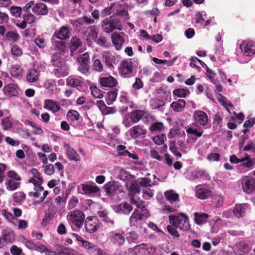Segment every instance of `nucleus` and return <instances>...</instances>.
Here are the masks:
<instances>
[{"instance_id":"nucleus-40","label":"nucleus","mask_w":255,"mask_h":255,"mask_svg":"<svg viewBox=\"0 0 255 255\" xmlns=\"http://www.w3.org/2000/svg\"><path fill=\"white\" fill-rule=\"evenodd\" d=\"M77 60L80 65H89L90 55L88 52H85L80 55L77 58Z\"/></svg>"},{"instance_id":"nucleus-43","label":"nucleus","mask_w":255,"mask_h":255,"mask_svg":"<svg viewBox=\"0 0 255 255\" xmlns=\"http://www.w3.org/2000/svg\"><path fill=\"white\" fill-rule=\"evenodd\" d=\"M138 239L139 235L135 232H130L128 234L127 240L129 243H136Z\"/></svg>"},{"instance_id":"nucleus-25","label":"nucleus","mask_w":255,"mask_h":255,"mask_svg":"<svg viewBox=\"0 0 255 255\" xmlns=\"http://www.w3.org/2000/svg\"><path fill=\"white\" fill-rule=\"evenodd\" d=\"M211 195L210 190L198 185L196 187V196L200 199H205Z\"/></svg>"},{"instance_id":"nucleus-21","label":"nucleus","mask_w":255,"mask_h":255,"mask_svg":"<svg viewBox=\"0 0 255 255\" xmlns=\"http://www.w3.org/2000/svg\"><path fill=\"white\" fill-rule=\"evenodd\" d=\"M2 90L4 94L9 97L16 96L18 94L17 87L14 84L10 83L4 86Z\"/></svg>"},{"instance_id":"nucleus-1","label":"nucleus","mask_w":255,"mask_h":255,"mask_svg":"<svg viewBox=\"0 0 255 255\" xmlns=\"http://www.w3.org/2000/svg\"><path fill=\"white\" fill-rule=\"evenodd\" d=\"M51 62L52 65L55 67L53 72L57 77L66 76L68 75V66L61 57L60 53H54L52 55Z\"/></svg>"},{"instance_id":"nucleus-33","label":"nucleus","mask_w":255,"mask_h":255,"mask_svg":"<svg viewBox=\"0 0 255 255\" xmlns=\"http://www.w3.org/2000/svg\"><path fill=\"white\" fill-rule=\"evenodd\" d=\"M164 196L170 203L179 201V194L173 190H171L165 192Z\"/></svg>"},{"instance_id":"nucleus-42","label":"nucleus","mask_w":255,"mask_h":255,"mask_svg":"<svg viewBox=\"0 0 255 255\" xmlns=\"http://www.w3.org/2000/svg\"><path fill=\"white\" fill-rule=\"evenodd\" d=\"M187 133L189 134H193L198 137L202 136L203 133L202 128H189L187 129Z\"/></svg>"},{"instance_id":"nucleus-63","label":"nucleus","mask_w":255,"mask_h":255,"mask_svg":"<svg viewBox=\"0 0 255 255\" xmlns=\"http://www.w3.org/2000/svg\"><path fill=\"white\" fill-rule=\"evenodd\" d=\"M167 230L168 233L172 236L178 238L180 237V235L176 230V228L172 225H168L167 226Z\"/></svg>"},{"instance_id":"nucleus-10","label":"nucleus","mask_w":255,"mask_h":255,"mask_svg":"<svg viewBox=\"0 0 255 255\" xmlns=\"http://www.w3.org/2000/svg\"><path fill=\"white\" fill-rule=\"evenodd\" d=\"M71 31L69 26H62L54 32L52 38L54 39V37H56L59 40H64L69 39Z\"/></svg>"},{"instance_id":"nucleus-38","label":"nucleus","mask_w":255,"mask_h":255,"mask_svg":"<svg viewBox=\"0 0 255 255\" xmlns=\"http://www.w3.org/2000/svg\"><path fill=\"white\" fill-rule=\"evenodd\" d=\"M186 102L184 100H178L176 102H173L171 104V107L175 112H179L185 107Z\"/></svg>"},{"instance_id":"nucleus-41","label":"nucleus","mask_w":255,"mask_h":255,"mask_svg":"<svg viewBox=\"0 0 255 255\" xmlns=\"http://www.w3.org/2000/svg\"><path fill=\"white\" fill-rule=\"evenodd\" d=\"M22 68L17 64L12 65L10 68V73L12 77L18 78L21 74Z\"/></svg>"},{"instance_id":"nucleus-14","label":"nucleus","mask_w":255,"mask_h":255,"mask_svg":"<svg viewBox=\"0 0 255 255\" xmlns=\"http://www.w3.org/2000/svg\"><path fill=\"white\" fill-rule=\"evenodd\" d=\"M100 83L103 87L113 88L118 84L117 80L111 76L100 78Z\"/></svg>"},{"instance_id":"nucleus-34","label":"nucleus","mask_w":255,"mask_h":255,"mask_svg":"<svg viewBox=\"0 0 255 255\" xmlns=\"http://www.w3.org/2000/svg\"><path fill=\"white\" fill-rule=\"evenodd\" d=\"M70 51L73 53L82 46V41L77 36H73L70 40Z\"/></svg>"},{"instance_id":"nucleus-3","label":"nucleus","mask_w":255,"mask_h":255,"mask_svg":"<svg viewBox=\"0 0 255 255\" xmlns=\"http://www.w3.org/2000/svg\"><path fill=\"white\" fill-rule=\"evenodd\" d=\"M149 216L148 212L146 209H143L141 213L138 209L134 210L129 218V224L130 227L141 228L144 224L145 220Z\"/></svg>"},{"instance_id":"nucleus-15","label":"nucleus","mask_w":255,"mask_h":255,"mask_svg":"<svg viewBox=\"0 0 255 255\" xmlns=\"http://www.w3.org/2000/svg\"><path fill=\"white\" fill-rule=\"evenodd\" d=\"M82 189L83 194L87 195L89 196L93 194L99 193L100 191V188L96 185L93 184H82Z\"/></svg>"},{"instance_id":"nucleus-47","label":"nucleus","mask_w":255,"mask_h":255,"mask_svg":"<svg viewBox=\"0 0 255 255\" xmlns=\"http://www.w3.org/2000/svg\"><path fill=\"white\" fill-rule=\"evenodd\" d=\"M219 96H221V98L219 100V102L226 108L228 112H230L229 107H233V105L231 102H228L225 97L221 94H219Z\"/></svg>"},{"instance_id":"nucleus-2","label":"nucleus","mask_w":255,"mask_h":255,"mask_svg":"<svg viewBox=\"0 0 255 255\" xmlns=\"http://www.w3.org/2000/svg\"><path fill=\"white\" fill-rule=\"evenodd\" d=\"M170 224L179 229L181 231L186 232L190 229V224L188 216L184 213H179L177 215L169 216Z\"/></svg>"},{"instance_id":"nucleus-9","label":"nucleus","mask_w":255,"mask_h":255,"mask_svg":"<svg viewBox=\"0 0 255 255\" xmlns=\"http://www.w3.org/2000/svg\"><path fill=\"white\" fill-rule=\"evenodd\" d=\"M136 255H152L155 248L149 244H142L135 247Z\"/></svg>"},{"instance_id":"nucleus-54","label":"nucleus","mask_w":255,"mask_h":255,"mask_svg":"<svg viewBox=\"0 0 255 255\" xmlns=\"http://www.w3.org/2000/svg\"><path fill=\"white\" fill-rule=\"evenodd\" d=\"M169 149L175 156L178 157H181V153L178 151L177 147L175 146L174 141H170L169 143Z\"/></svg>"},{"instance_id":"nucleus-22","label":"nucleus","mask_w":255,"mask_h":255,"mask_svg":"<svg viewBox=\"0 0 255 255\" xmlns=\"http://www.w3.org/2000/svg\"><path fill=\"white\" fill-rule=\"evenodd\" d=\"M31 173L32 177L28 180L29 182L32 183L34 185L42 184L43 179L38 171L35 168H32L31 170Z\"/></svg>"},{"instance_id":"nucleus-62","label":"nucleus","mask_w":255,"mask_h":255,"mask_svg":"<svg viewBox=\"0 0 255 255\" xmlns=\"http://www.w3.org/2000/svg\"><path fill=\"white\" fill-rule=\"evenodd\" d=\"M244 151L251 150L255 152V141L249 140L243 148Z\"/></svg>"},{"instance_id":"nucleus-36","label":"nucleus","mask_w":255,"mask_h":255,"mask_svg":"<svg viewBox=\"0 0 255 255\" xmlns=\"http://www.w3.org/2000/svg\"><path fill=\"white\" fill-rule=\"evenodd\" d=\"M20 185V181L14 180L13 179H7L5 182L6 189L11 191L17 189Z\"/></svg>"},{"instance_id":"nucleus-4","label":"nucleus","mask_w":255,"mask_h":255,"mask_svg":"<svg viewBox=\"0 0 255 255\" xmlns=\"http://www.w3.org/2000/svg\"><path fill=\"white\" fill-rule=\"evenodd\" d=\"M85 214L80 210H74L69 212L67 216V219L70 224L75 226L80 230L83 226L85 220Z\"/></svg>"},{"instance_id":"nucleus-20","label":"nucleus","mask_w":255,"mask_h":255,"mask_svg":"<svg viewBox=\"0 0 255 255\" xmlns=\"http://www.w3.org/2000/svg\"><path fill=\"white\" fill-rule=\"evenodd\" d=\"M40 72L34 68L28 69L26 73V80L29 83L37 81L39 77Z\"/></svg>"},{"instance_id":"nucleus-32","label":"nucleus","mask_w":255,"mask_h":255,"mask_svg":"<svg viewBox=\"0 0 255 255\" xmlns=\"http://www.w3.org/2000/svg\"><path fill=\"white\" fill-rule=\"evenodd\" d=\"M1 237L5 242L8 243H13L15 239L14 232L9 229L4 230L2 234Z\"/></svg>"},{"instance_id":"nucleus-7","label":"nucleus","mask_w":255,"mask_h":255,"mask_svg":"<svg viewBox=\"0 0 255 255\" xmlns=\"http://www.w3.org/2000/svg\"><path fill=\"white\" fill-rule=\"evenodd\" d=\"M243 191L251 194L255 191V179L250 176H244L241 180Z\"/></svg>"},{"instance_id":"nucleus-49","label":"nucleus","mask_w":255,"mask_h":255,"mask_svg":"<svg viewBox=\"0 0 255 255\" xmlns=\"http://www.w3.org/2000/svg\"><path fill=\"white\" fill-rule=\"evenodd\" d=\"M5 37L7 40L15 42L18 40L19 35L17 33L10 31L6 33Z\"/></svg>"},{"instance_id":"nucleus-29","label":"nucleus","mask_w":255,"mask_h":255,"mask_svg":"<svg viewBox=\"0 0 255 255\" xmlns=\"http://www.w3.org/2000/svg\"><path fill=\"white\" fill-rule=\"evenodd\" d=\"M67 157L71 160L78 161L80 160V156L77 151L73 148L68 146L66 149Z\"/></svg>"},{"instance_id":"nucleus-19","label":"nucleus","mask_w":255,"mask_h":255,"mask_svg":"<svg viewBox=\"0 0 255 255\" xmlns=\"http://www.w3.org/2000/svg\"><path fill=\"white\" fill-rule=\"evenodd\" d=\"M247 208L248 206L246 204L236 205L233 211L234 215L237 218L245 216Z\"/></svg>"},{"instance_id":"nucleus-8","label":"nucleus","mask_w":255,"mask_h":255,"mask_svg":"<svg viewBox=\"0 0 255 255\" xmlns=\"http://www.w3.org/2000/svg\"><path fill=\"white\" fill-rule=\"evenodd\" d=\"M101 223L97 217H88L85 221V228L89 233L96 232L100 228Z\"/></svg>"},{"instance_id":"nucleus-58","label":"nucleus","mask_w":255,"mask_h":255,"mask_svg":"<svg viewBox=\"0 0 255 255\" xmlns=\"http://www.w3.org/2000/svg\"><path fill=\"white\" fill-rule=\"evenodd\" d=\"M127 117L130 118L133 123H136L141 118V115L139 113H130Z\"/></svg>"},{"instance_id":"nucleus-55","label":"nucleus","mask_w":255,"mask_h":255,"mask_svg":"<svg viewBox=\"0 0 255 255\" xmlns=\"http://www.w3.org/2000/svg\"><path fill=\"white\" fill-rule=\"evenodd\" d=\"M166 139V135L164 134L156 135L153 137V142L157 145L162 144Z\"/></svg>"},{"instance_id":"nucleus-27","label":"nucleus","mask_w":255,"mask_h":255,"mask_svg":"<svg viewBox=\"0 0 255 255\" xmlns=\"http://www.w3.org/2000/svg\"><path fill=\"white\" fill-rule=\"evenodd\" d=\"M111 237L112 242L116 246H122L125 243V237L119 233H111Z\"/></svg>"},{"instance_id":"nucleus-23","label":"nucleus","mask_w":255,"mask_h":255,"mask_svg":"<svg viewBox=\"0 0 255 255\" xmlns=\"http://www.w3.org/2000/svg\"><path fill=\"white\" fill-rule=\"evenodd\" d=\"M43 107L44 109L52 112L60 111L58 102L50 99L45 100Z\"/></svg>"},{"instance_id":"nucleus-44","label":"nucleus","mask_w":255,"mask_h":255,"mask_svg":"<svg viewBox=\"0 0 255 255\" xmlns=\"http://www.w3.org/2000/svg\"><path fill=\"white\" fill-rule=\"evenodd\" d=\"M190 93L189 91L186 89H176L173 91L174 95L180 98H185Z\"/></svg>"},{"instance_id":"nucleus-60","label":"nucleus","mask_w":255,"mask_h":255,"mask_svg":"<svg viewBox=\"0 0 255 255\" xmlns=\"http://www.w3.org/2000/svg\"><path fill=\"white\" fill-rule=\"evenodd\" d=\"M11 14L15 17L20 16L22 12V8L19 6H12L10 8Z\"/></svg>"},{"instance_id":"nucleus-45","label":"nucleus","mask_w":255,"mask_h":255,"mask_svg":"<svg viewBox=\"0 0 255 255\" xmlns=\"http://www.w3.org/2000/svg\"><path fill=\"white\" fill-rule=\"evenodd\" d=\"M82 246L89 251V253L92 254L97 250V247L93 244L87 241H83Z\"/></svg>"},{"instance_id":"nucleus-39","label":"nucleus","mask_w":255,"mask_h":255,"mask_svg":"<svg viewBox=\"0 0 255 255\" xmlns=\"http://www.w3.org/2000/svg\"><path fill=\"white\" fill-rule=\"evenodd\" d=\"M98 215L102 218V221L108 224L113 225L114 224V220L108 216V213L106 210L100 211L97 213Z\"/></svg>"},{"instance_id":"nucleus-51","label":"nucleus","mask_w":255,"mask_h":255,"mask_svg":"<svg viewBox=\"0 0 255 255\" xmlns=\"http://www.w3.org/2000/svg\"><path fill=\"white\" fill-rule=\"evenodd\" d=\"M234 115L231 118V121H233L235 123L241 124L245 118L244 115L242 113H239L237 114L236 113H234Z\"/></svg>"},{"instance_id":"nucleus-16","label":"nucleus","mask_w":255,"mask_h":255,"mask_svg":"<svg viewBox=\"0 0 255 255\" xmlns=\"http://www.w3.org/2000/svg\"><path fill=\"white\" fill-rule=\"evenodd\" d=\"M90 31L86 36V40L87 44L89 46H91L93 41L97 39L98 35V31L97 30V26L96 25H93L90 27Z\"/></svg>"},{"instance_id":"nucleus-28","label":"nucleus","mask_w":255,"mask_h":255,"mask_svg":"<svg viewBox=\"0 0 255 255\" xmlns=\"http://www.w3.org/2000/svg\"><path fill=\"white\" fill-rule=\"evenodd\" d=\"M209 216L204 213L195 212L194 213V221L198 225H201L205 223Z\"/></svg>"},{"instance_id":"nucleus-37","label":"nucleus","mask_w":255,"mask_h":255,"mask_svg":"<svg viewBox=\"0 0 255 255\" xmlns=\"http://www.w3.org/2000/svg\"><path fill=\"white\" fill-rule=\"evenodd\" d=\"M66 42L61 40L55 41L53 44L55 50L59 51V52L58 53H60L61 55L62 53H65L66 48Z\"/></svg>"},{"instance_id":"nucleus-26","label":"nucleus","mask_w":255,"mask_h":255,"mask_svg":"<svg viewBox=\"0 0 255 255\" xmlns=\"http://www.w3.org/2000/svg\"><path fill=\"white\" fill-rule=\"evenodd\" d=\"M112 41L117 50H121L125 42L124 39L118 33H113L111 36Z\"/></svg>"},{"instance_id":"nucleus-64","label":"nucleus","mask_w":255,"mask_h":255,"mask_svg":"<svg viewBox=\"0 0 255 255\" xmlns=\"http://www.w3.org/2000/svg\"><path fill=\"white\" fill-rule=\"evenodd\" d=\"M13 197L16 202H20L24 200L25 195L24 193L22 192H17L13 194Z\"/></svg>"},{"instance_id":"nucleus-17","label":"nucleus","mask_w":255,"mask_h":255,"mask_svg":"<svg viewBox=\"0 0 255 255\" xmlns=\"http://www.w3.org/2000/svg\"><path fill=\"white\" fill-rule=\"evenodd\" d=\"M103 57L105 58L106 65L109 68H113L114 65H117L118 63L117 60L118 56L112 55L109 52H105L103 55Z\"/></svg>"},{"instance_id":"nucleus-11","label":"nucleus","mask_w":255,"mask_h":255,"mask_svg":"<svg viewBox=\"0 0 255 255\" xmlns=\"http://www.w3.org/2000/svg\"><path fill=\"white\" fill-rule=\"evenodd\" d=\"M190 61H191V62L190 63V66L191 67L193 68H196L199 71H200L201 70L200 67L197 66L196 65V62L197 61L201 64V65H202V66L203 67L206 68V71H207V73L209 74V75H208L207 76L209 79H213L215 77L216 74L214 73V72H213L211 71V70H210L209 69V68L207 66V65L203 61H202L199 58H198L196 57H192L190 58Z\"/></svg>"},{"instance_id":"nucleus-35","label":"nucleus","mask_w":255,"mask_h":255,"mask_svg":"<svg viewBox=\"0 0 255 255\" xmlns=\"http://www.w3.org/2000/svg\"><path fill=\"white\" fill-rule=\"evenodd\" d=\"M242 164L243 166L250 168L255 164V159L252 158L250 155L246 154L245 156L241 158Z\"/></svg>"},{"instance_id":"nucleus-46","label":"nucleus","mask_w":255,"mask_h":255,"mask_svg":"<svg viewBox=\"0 0 255 255\" xmlns=\"http://www.w3.org/2000/svg\"><path fill=\"white\" fill-rule=\"evenodd\" d=\"M34 192H30L29 193V195L31 197L38 198L40 196V192L43 191L44 188L41 186V184L34 185Z\"/></svg>"},{"instance_id":"nucleus-6","label":"nucleus","mask_w":255,"mask_h":255,"mask_svg":"<svg viewBox=\"0 0 255 255\" xmlns=\"http://www.w3.org/2000/svg\"><path fill=\"white\" fill-rule=\"evenodd\" d=\"M133 63L131 59L123 60L120 64L119 73L124 78H129L132 76Z\"/></svg>"},{"instance_id":"nucleus-48","label":"nucleus","mask_w":255,"mask_h":255,"mask_svg":"<svg viewBox=\"0 0 255 255\" xmlns=\"http://www.w3.org/2000/svg\"><path fill=\"white\" fill-rule=\"evenodd\" d=\"M22 17L28 24H31L35 20V16L30 12L22 13Z\"/></svg>"},{"instance_id":"nucleus-52","label":"nucleus","mask_w":255,"mask_h":255,"mask_svg":"<svg viewBox=\"0 0 255 255\" xmlns=\"http://www.w3.org/2000/svg\"><path fill=\"white\" fill-rule=\"evenodd\" d=\"M11 53L14 56L19 57L22 55V50L17 45H13L11 48Z\"/></svg>"},{"instance_id":"nucleus-59","label":"nucleus","mask_w":255,"mask_h":255,"mask_svg":"<svg viewBox=\"0 0 255 255\" xmlns=\"http://www.w3.org/2000/svg\"><path fill=\"white\" fill-rule=\"evenodd\" d=\"M90 65H80L78 70L82 74L88 75L90 74Z\"/></svg>"},{"instance_id":"nucleus-61","label":"nucleus","mask_w":255,"mask_h":255,"mask_svg":"<svg viewBox=\"0 0 255 255\" xmlns=\"http://www.w3.org/2000/svg\"><path fill=\"white\" fill-rule=\"evenodd\" d=\"M142 193L143 198L145 199H149L153 195V191L148 188L143 189Z\"/></svg>"},{"instance_id":"nucleus-30","label":"nucleus","mask_w":255,"mask_h":255,"mask_svg":"<svg viewBox=\"0 0 255 255\" xmlns=\"http://www.w3.org/2000/svg\"><path fill=\"white\" fill-rule=\"evenodd\" d=\"M145 133V129L138 126L132 127L130 130V136L133 138H136L140 135H144Z\"/></svg>"},{"instance_id":"nucleus-24","label":"nucleus","mask_w":255,"mask_h":255,"mask_svg":"<svg viewBox=\"0 0 255 255\" xmlns=\"http://www.w3.org/2000/svg\"><path fill=\"white\" fill-rule=\"evenodd\" d=\"M132 210L131 205L127 202L122 203L116 207L117 212L125 215L129 214Z\"/></svg>"},{"instance_id":"nucleus-56","label":"nucleus","mask_w":255,"mask_h":255,"mask_svg":"<svg viewBox=\"0 0 255 255\" xmlns=\"http://www.w3.org/2000/svg\"><path fill=\"white\" fill-rule=\"evenodd\" d=\"M118 89H114L109 91L107 93V100L110 102H113L116 101L118 94Z\"/></svg>"},{"instance_id":"nucleus-13","label":"nucleus","mask_w":255,"mask_h":255,"mask_svg":"<svg viewBox=\"0 0 255 255\" xmlns=\"http://www.w3.org/2000/svg\"><path fill=\"white\" fill-rule=\"evenodd\" d=\"M32 11L36 15H45L48 13L49 9L45 3L39 2L34 4Z\"/></svg>"},{"instance_id":"nucleus-12","label":"nucleus","mask_w":255,"mask_h":255,"mask_svg":"<svg viewBox=\"0 0 255 255\" xmlns=\"http://www.w3.org/2000/svg\"><path fill=\"white\" fill-rule=\"evenodd\" d=\"M240 48L244 54L247 56H251L255 54V42L245 41L240 45Z\"/></svg>"},{"instance_id":"nucleus-57","label":"nucleus","mask_w":255,"mask_h":255,"mask_svg":"<svg viewBox=\"0 0 255 255\" xmlns=\"http://www.w3.org/2000/svg\"><path fill=\"white\" fill-rule=\"evenodd\" d=\"M93 68L94 70L101 72L103 71V65L99 59H96L94 61Z\"/></svg>"},{"instance_id":"nucleus-5","label":"nucleus","mask_w":255,"mask_h":255,"mask_svg":"<svg viewBox=\"0 0 255 255\" xmlns=\"http://www.w3.org/2000/svg\"><path fill=\"white\" fill-rule=\"evenodd\" d=\"M102 28L106 33L112 32L115 29H120V21L118 19L110 16L103 20Z\"/></svg>"},{"instance_id":"nucleus-31","label":"nucleus","mask_w":255,"mask_h":255,"mask_svg":"<svg viewBox=\"0 0 255 255\" xmlns=\"http://www.w3.org/2000/svg\"><path fill=\"white\" fill-rule=\"evenodd\" d=\"M195 121L201 125L205 126L208 122V117L206 113H196L194 115Z\"/></svg>"},{"instance_id":"nucleus-53","label":"nucleus","mask_w":255,"mask_h":255,"mask_svg":"<svg viewBox=\"0 0 255 255\" xmlns=\"http://www.w3.org/2000/svg\"><path fill=\"white\" fill-rule=\"evenodd\" d=\"M236 249L238 253L240 255H244L248 251L247 247L244 243H240L236 246Z\"/></svg>"},{"instance_id":"nucleus-18","label":"nucleus","mask_w":255,"mask_h":255,"mask_svg":"<svg viewBox=\"0 0 255 255\" xmlns=\"http://www.w3.org/2000/svg\"><path fill=\"white\" fill-rule=\"evenodd\" d=\"M83 84V81L79 78L70 76L66 79V85L75 88L80 91L82 90Z\"/></svg>"},{"instance_id":"nucleus-50","label":"nucleus","mask_w":255,"mask_h":255,"mask_svg":"<svg viewBox=\"0 0 255 255\" xmlns=\"http://www.w3.org/2000/svg\"><path fill=\"white\" fill-rule=\"evenodd\" d=\"M139 184L141 187H145L146 188L151 187L152 185L151 179L147 177L141 178Z\"/></svg>"}]
</instances>
